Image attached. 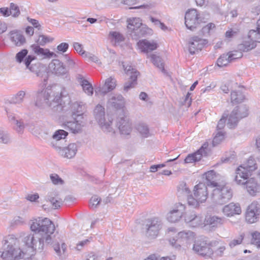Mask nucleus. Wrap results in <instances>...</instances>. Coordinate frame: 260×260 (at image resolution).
Listing matches in <instances>:
<instances>
[{
    "label": "nucleus",
    "mask_w": 260,
    "mask_h": 260,
    "mask_svg": "<svg viewBox=\"0 0 260 260\" xmlns=\"http://www.w3.org/2000/svg\"><path fill=\"white\" fill-rule=\"evenodd\" d=\"M231 60L228 54L221 55L217 60V64L219 67L226 66Z\"/></svg>",
    "instance_id": "79ce46f5"
},
{
    "label": "nucleus",
    "mask_w": 260,
    "mask_h": 260,
    "mask_svg": "<svg viewBox=\"0 0 260 260\" xmlns=\"http://www.w3.org/2000/svg\"><path fill=\"white\" fill-rule=\"evenodd\" d=\"M256 164L254 159L252 157H250L248 159L246 164L244 165V167H243L245 168L247 171L250 172L256 169Z\"/></svg>",
    "instance_id": "09e8293b"
},
{
    "label": "nucleus",
    "mask_w": 260,
    "mask_h": 260,
    "mask_svg": "<svg viewBox=\"0 0 260 260\" xmlns=\"http://www.w3.org/2000/svg\"><path fill=\"white\" fill-rule=\"evenodd\" d=\"M25 95V91H19L11 99V101L16 104H20L23 102Z\"/></svg>",
    "instance_id": "37998d69"
},
{
    "label": "nucleus",
    "mask_w": 260,
    "mask_h": 260,
    "mask_svg": "<svg viewBox=\"0 0 260 260\" xmlns=\"http://www.w3.org/2000/svg\"><path fill=\"white\" fill-rule=\"evenodd\" d=\"M59 119L64 128L74 134L81 133L86 125L83 115H61Z\"/></svg>",
    "instance_id": "7ed1b4c3"
},
{
    "label": "nucleus",
    "mask_w": 260,
    "mask_h": 260,
    "mask_svg": "<svg viewBox=\"0 0 260 260\" xmlns=\"http://www.w3.org/2000/svg\"><path fill=\"white\" fill-rule=\"evenodd\" d=\"M251 243L258 248L260 245V233L255 231L251 234Z\"/></svg>",
    "instance_id": "5fc2aeb1"
},
{
    "label": "nucleus",
    "mask_w": 260,
    "mask_h": 260,
    "mask_svg": "<svg viewBox=\"0 0 260 260\" xmlns=\"http://www.w3.org/2000/svg\"><path fill=\"white\" fill-rule=\"evenodd\" d=\"M213 190L211 198L213 203L217 205H223L228 202L233 197L231 188L225 185H218Z\"/></svg>",
    "instance_id": "20e7f679"
},
{
    "label": "nucleus",
    "mask_w": 260,
    "mask_h": 260,
    "mask_svg": "<svg viewBox=\"0 0 260 260\" xmlns=\"http://www.w3.org/2000/svg\"><path fill=\"white\" fill-rule=\"evenodd\" d=\"M244 117H239L237 115H226L225 117L226 119L227 126L229 128H234L237 126L238 123L240 119Z\"/></svg>",
    "instance_id": "cd10ccee"
},
{
    "label": "nucleus",
    "mask_w": 260,
    "mask_h": 260,
    "mask_svg": "<svg viewBox=\"0 0 260 260\" xmlns=\"http://www.w3.org/2000/svg\"><path fill=\"white\" fill-rule=\"evenodd\" d=\"M204 175L206 179V184L208 186L216 187L218 186L219 184L215 181V172L211 170L206 172Z\"/></svg>",
    "instance_id": "473e14b6"
},
{
    "label": "nucleus",
    "mask_w": 260,
    "mask_h": 260,
    "mask_svg": "<svg viewBox=\"0 0 260 260\" xmlns=\"http://www.w3.org/2000/svg\"><path fill=\"white\" fill-rule=\"evenodd\" d=\"M71 101L70 100V102L69 104H67L66 103V107L64 108L62 110H61V112H66L68 110V109H71V111L72 112V114H75V112L77 110L78 108H85V104H84L83 102H75L74 103H73L71 104Z\"/></svg>",
    "instance_id": "c85d7f7f"
},
{
    "label": "nucleus",
    "mask_w": 260,
    "mask_h": 260,
    "mask_svg": "<svg viewBox=\"0 0 260 260\" xmlns=\"http://www.w3.org/2000/svg\"><path fill=\"white\" fill-rule=\"evenodd\" d=\"M31 48L35 54L43 58H51L57 57V55L55 53L50 51L48 49L41 48L38 45H32Z\"/></svg>",
    "instance_id": "5701e85b"
},
{
    "label": "nucleus",
    "mask_w": 260,
    "mask_h": 260,
    "mask_svg": "<svg viewBox=\"0 0 260 260\" xmlns=\"http://www.w3.org/2000/svg\"><path fill=\"white\" fill-rule=\"evenodd\" d=\"M36 57L33 55H28L24 60V63L27 68L29 69L31 71L35 72L32 67L30 66L31 62L35 59Z\"/></svg>",
    "instance_id": "0e129e2a"
},
{
    "label": "nucleus",
    "mask_w": 260,
    "mask_h": 260,
    "mask_svg": "<svg viewBox=\"0 0 260 260\" xmlns=\"http://www.w3.org/2000/svg\"><path fill=\"white\" fill-rule=\"evenodd\" d=\"M116 127L121 134L128 135L132 130V123L126 115H118L116 117Z\"/></svg>",
    "instance_id": "4468645a"
},
{
    "label": "nucleus",
    "mask_w": 260,
    "mask_h": 260,
    "mask_svg": "<svg viewBox=\"0 0 260 260\" xmlns=\"http://www.w3.org/2000/svg\"><path fill=\"white\" fill-rule=\"evenodd\" d=\"M11 142L10 134L7 131L0 129V143L9 144Z\"/></svg>",
    "instance_id": "ea45409f"
},
{
    "label": "nucleus",
    "mask_w": 260,
    "mask_h": 260,
    "mask_svg": "<svg viewBox=\"0 0 260 260\" xmlns=\"http://www.w3.org/2000/svg\"><path fill=\"white\" fill-rule=\"evenodd\" d=\"M101 201V199L96 195L93 196L89 201V207L94 209L98 207Z\"/></svg>",
    "instance_id": "3c124183"
},
{
    "label": "nucleus",
    "mask_w": 260,
    "mask_h": 260,
    "mask_svg": "<svg viewBox=\"0 0 260 260\" xmlns=\"http://www.w3.org/2000/svg\"><path fill=\"white\" fill-rule=\"evenodd\" d=\"M225 133L223 131H217L212 141V145L215 147L219 144L225 138Z\"/></svg>",
    "instance_id": "4c0bfd02"
},
{
    "label": "nucleus",
    "mask_w": 260,
    "mask_h": 260,
    "mask_svg": "<svg viewBox=\"0 0 260 260\" xmlns=\"http://www.w3.org/2000/svg\"><path fill=\"white\" fill-rule=\"evenodd\" d=\"M95 94L96 95H104L108 92L111 91L109 87L104 84L102 86H99L94 88Z\"/></svg>",
    "instance_id": "a18cd8bd"
},
{
    "label": "nucleus",
    "mask_w": 260,
    "mask_h": 260,
    "mask_svg": "<svg viewBox=\"0 0 260 260\" xmlns=\"http://www.w3.org/2000/svg\"><path fill=\"white\" fill-rule=\"evenodd\" d=\"M226 119L224 116H222V118L219 120L217 125V131H222V129L225 126Z\"/></svg>",
    "instance_id": "338daca9"
},
{
    "label": "nucleus",
    "mask_w": 260,
    "mask_h": 260,
    "mask_svg": "<svg viewBox=\"0 0 260 260\" xmlns=\"http://www.w3.org/2000/svg\"><path fill=\"white\" fill-rule=\"evenodd\" d=\"M231 61L240 58L243 56L242 52L241 51H233L228 53Z\"/></svg>",
    "instance_id": "603ef678"
},
{
    "label": "nucleus",
    "mask_w": 260,
    "mask_h": 260,
    "mask_svg": "<svg viewBox=\"0 0 260 260\" xmlns=\"http://www.w3.org/2000/svg\"><path fill=\"white\" fill-rule=\"evenodd\" d=\"M69 45L67 43H61L59 44L57 47L56 52L58 53H63L66 52L69 49Z\"/></svg>",
    "instance_id": "680f3d73"
},
{
    "label": "nucleus",
    "mask_w": 260,
    "mask_h": 260,
    "mask_svg": "<svg viewBox=\"0 0 260 260\" xmlns=\"http://www.w3.org/2000/svg\"><path fill=\"white\" fill-rule=\"evenodd\" d=\"M109 35L112 38V41L114 42L115 44L120 43L123 41L124 39L123 36L119 32L111 31Z\"/></svg>",
    "instance_id": "c03bdc74"
},
{
    "label": "nucleus",
    "mask_w": 260,
    "mask_h": 260,
    "mask_svg": "<svg viewBox=\"0 0 260 260\" xmlns=\"http://www.w3.org/2000/svg\"><path fill=\"white\" fill-rule=\"evenodd\" d=\"M260 218V205L257 202H253L249 205L245 213V220L249 223L257 222Z\"/></svg>",
    "instance_id": "9b49d317"
},
{
    "label": "nucleus",
    "mask_w": 260,
    "mask_h": 260,
    "mask_svg": "<svg viewBox=\"0 0 260 260\" xmlns=\"http://www.w3.org/2000/svg\"><path fill=\"white\" fill-rule=\"evenodd\" d=\"M150 58L153 64L158 68L164 74H166V71L164 68V62L161 58L155 54L151 55Z\"/></svg>",
    "instance_id": "c9c22d12"
},
{
    "label": "nucleus",
    "mask_w": 260,
    "mask_h": 260,
    "mask_svg": "<svg viewBox=\"0 0 260 260\" xmlns=\"http://www.w3.org/2000/svg\"><path fill=\"white\" fill-rule=\"evenodd\" d=\"M185 206L181 203L176 205L175 208L168 214L167 219L171 222H176L180 220L183 215Z\"/></svg>",
    "instance_id": "dca6fc26"
},
{
    "label": "nucleus",
    "mask_w": 260,
    "mask_h": 260,
    "mask_svg": "<svg viewBox=\"0 0 260 260\" xmlns=\"http://www.w3.org/2000/svg\"><path fill=\"white\" fill-rule=\"evenodd\" d=\"M11 41L17 46L23 45L25 43V38L20 31L14 30L10 33Z\"/></svg>",
    "instance_id": "393cba45"
},
{
    "label": "nucleus",
    "mask_w": 260,
    "mask_h": 260,
    "mask_svg": "<svg viewBox=\"0 0 260 260\" xmlns=\"http://www.w3.org/2000/svg\"><path fill=\"white\" fill-rule=\"evenodd\" d=\"M68 133L63 129H58L56 131L52 136V138L54 141L51 142L55 144L57 143V145H60L59 144V141H63L64 139L68 136Z\"/></svg>",
    "instance_id": "f704fd0d"
},
{
    "label": "nucleus",
    "mask_w": 260,
    "mask_h": 260,
    "mask_svg": "<svg viewBox=\"0 0 260 260\" xmlns=\"http://www.w3.org/2000/svg\"><path fill=\"white\" fill-rule=\"evenodd\" d=\"M249 107L246 105H242L236 106L231 114H246L248 112Z\"/></svg>",
    "instance_id": "de8ad7c7"
},
{
    "label": "nucleus",
    "mask_w": 260,
    "mask_h": 260,
    "mask_svg": "<svg viewBox=\"0 0 260 260\" xmlns=\"http://www.w3.org/2000/svg\"><path fill=\"white\" fill-rule=\"evenodd\" d=\"M248 38L249 40L244 41L243 43L239 45L238 48L239 50L243 52H247L255 47V43L254 42L251 38L249 37Z\"/></svg>",
    "instance_id": "72a5a7b5"
},
{
    "label": "nucleus",
    "mask_w": 260,
    "mask_h": 260,
    "mask_svg": "<svg viewBox=\"0 0 260 260\" xmlns=\"http://www.w3.org/2000/svg\"><path fill=\"white\" fill-rule=\"evenodd\" d=\"M139 48L144 53H148L152 51L157 48V44L154 41H149L147 40L139 41L137 43Z\"/></svg>",
    "instance_id": "412c9836"
},
{
    "label": "nucleus",
    "mask_w": 260,
    "mask_h": 260,
    "mask_svg": "<svg viewBox=\"0 0 260 260\" xmlns=\"http://www.w3.org/2000/svg\"><path fill=\"white\" fill-rule=\"evenodd\" d=\"M52 93V90L48 88L38 90L36 94V106L41 107L45 103L54 112H60L67 106L66 103H70V97L64 89H62L59 92L54 93L53 99H51V94Z\"/></svg>",
    "instance_id": "f03ea898"
},
{
    "label": "nucleus",
    "mask_w": 260,
    "mask_h": 260,
    "mask_svg": "<svg viewBox=\"0 0 260 260\" xmlns=\"http://www.w3.org/2000/svg\"><path fill=\"white\" fill-rule=\"evenodd\" d=\"M49 70L56 75H63L68 73L63 63L57 59H52L48 66Z\"/></svg>",
    "instance_id": "2eb2a0df"
},
{
    "label": "nucleus",
    "mask_w": 260,
    "mask_h": 260,
    "mask_svg": "<svg viewBox=\"0 0 260 260\" xmlns=\"http://www.w3.org/2000/svg\"><path fill=\"white\" fill-rule=\"evenodd\" d=\"M207 185L203 183H200L194 186V197L190 196L187 198L188 204L190 206L197 207L200 203L205 202L208 197Z\"/></svg>",
    "instance_id": "39448f33"
},
{
    "label": "nucleus",
    "mask_w": 260,
    "mask_h": 260,
    "mask_svg": "<svg viewBox=\"0 0 260 260\" xmlns=\"http://www.w3.org/2000/svg\"><path fill=\"white\" fill-rule=\"evenodd\" d=\"M84 92L88 95H92L93 93V88L92 85L88 81H83L81 85Z\"/></svg>",
    "instance_id": "49530a36"
},
{
    "label": "nucleus",
    "mask_w": 260,
    "mask_h": 260,
    "mask_svg": "<svg viewBox=\"0 0 260 260\" xmlns=\"http://www.w3.org/2000/svg\"><path fill=\"white\" fill-rule=\"evenodd\" d=\"M204 40L198 37H192L188 43V50L190 54H193L201 50L204 46Z\"/></svg>",
    "instance_id": "a211bd4d"
},
{
    "label": "nucleus",
    "mask_w": 260,
    "mask_h": 260,
    "mask_svg": "<svg viewBox=\"0 0 260 260\" xmlns=\"http://www.w3.org/2000/svg\"><path fill=\"white\" fill-rule=\"evenodd\" d=\"M52 39H50L49 37L44 35H40L38 39L37 43L41 46L45 45L47 43L52 42Z\"/></svg>",
    "instance_id": "e2e57ef3"
},
{
    "label": "nucleus",
    "mask_w": 260,
    "mask_h": 260,
    "mask_svg": "<svg viewBox=\"0 0 260 260\" xmlns=\"http://www.w3.org/2000/svg\"><path fill=\"white\" fill-rule=\"evenodd\" d=\"M224 219L223 218L218 217L216 216H210L207 220L208 224L213 227L217 226L222 224L223 222Z\"/></svg>",
    "instance_id": "58836bf2"
},
{
    "label": "nucleus",
    "mask_w": 260,
    "mask_h": 260,
    "mask_svg": "<svg viewBox=\"0 0 260 260\" xmlns=\"http://www.w3.org/2000/svg\"><path fill=\"white\" fill-rule=\"evenodd\" d=\"M64 58L66 59V63L67 66L66 68L68 71L69 69H72L76 68L77 62L75 59L72 58L67 54L64 56Z\"/></svg>",
    "instance_id": "8fccbe9b"
},
{
    "label": "nucleus",
    "mask_w": 260,
    "mask_h": 260,
    "mask_svg": "<svg viewBox=\"0 0 260 260\" xmlns=\"http://www.w3.org/2000/svg\"><path fill=\"white\" fill-rule=\"evenodd\" d=\"M122 66L125 74L129 76L131 79V81H128L124 84V90L127 91L131 88L134 87L137 84V78L140 73L136 69L130 65L123 63Z\"/></svg>",
    "instance_id": "9d476101"
},
{
    "label": "nucleus",
    "mask_w": 260,
    "mask_h": 260,
    "mask_svg": "<svg viewBox=\"0 0 260 260\" xmlns=\"http://www.w3.org/2000/svg\"><path fill=\"white\" fill-rule=\"evenodd\" d=\"M244 237L245 234L243 233H240L238 237H236L229 242V245L230 247V248H233L236 246L241 244Z\"/></svg>",
    "instance_id": "a19ab883"
},
{
    "label": "nucleus",
    "mask_w": 260,
    "mask_h": 260,
    "mask_svg": "<svg viewBox=\"0 0 260 260\" xmlns=\"http://www.w3.org/2000/svg\"><path fill=\"white\" fill-rule=\"evenodd\" d=\"M52 145L59 155L67 158L70 159L74 157L77 151V145L76 143H71L67 147L57 145V143L55 144L52 143Z\"/></svg>",
    "instance_id": "f8f14e48"
},
{
    "label": "nucleus",
    "mask_w": 260,
    "mask_h": 260,
    "mask_svg": "<svg viewBox=\"0 0 260 260\" xmlns=\"http://www.w3.org/2000/svg\"><path fill=\"white\" fill-rule=\"evenodd\" d=\"M45 200L47 202H50L51 204L52 208L54 209H58L60 207L61 204V201L57 200L54 198L53 192L48 193L45 197Z\"/></svg>",
    "instance_id": "e433bc0d"
},
{
    "label": "nucleus",
    "mask_w": 260,
    "mask_h": 260,
    "mask_svg": "<svg viewBox=\"0 0 260 260\" xmlns=\"http://www.w3.org/2000/svg\"><path fill=\"white\" fill-rule=\"evenodd\" d=\"M50 178L55 185H62L64 183L63 180L56 174H52L50 175Z\"/></svg>",
    "instance_id": "4d7b16f0"
},
{
    "label": "nucleus",
    "mask_w": 260,
    "mask_h": 260,
    "mask_svg": "<svg viewBox=\"0 0 260 260\" xmlns=\"http://www.w3.org/2000/svg\"><path fill=\"white\" fill-rule=\"evenodd\" d=\"M222 212L225 216L231 217L241 214V209L239 204L232 202L224 206L222 208Z\"/></svg>",
    "instance_id": "6ab92c4d"
},
{
    "label": "nucleus",
    "mask_w": 260,
    "mask_h": 260,
    "mask_svg": "<svg viewBox=\"0 0 260 260\" xmlns=\"http://www.w3.org/2000/svg\"><path fill=\"white\" fill-rule=\"evenodd\" d=\"M127 28L132 37L137 39L145 34L142 20L139 18H131L127 20Z\"/></svg>",
    "instance_id": "6e6552de"
},
{
    "label": "nucleus",
    "mask_w": 260,
    "mask_h": 260,
    "mask_svg": "<svg viewBox=\"0 0 260 260\" xmlns=\"http://www.w3.org/2000/svg\"><path fill=\"white\" fill-rule=\"evenodd\" d=\"M169 242H170V244L173 247H175L176 249L180 248L181 245H184L183 242H182L180 240V239H179L178 238V236L177 237V239H175V238L171 239L169 240Z\"/></svg>",
    "instance_id": "052dcab7"
},
{
    "label": "nucleus",
    "mask_w": 260,
    "mask_h": 260,
    "mask_svg": "<svg viewBox=\"0 0 260 260\" xmlns=\"http://www.w3.org/2000/svg\"><path fill=\"white\" fill-rule=\"evenodd\" d=\"M184 218L185 222L189 224V226L192 227H196L202 223V217L197 215L193 211L186 212Z\"/></svg>",
    "instance_id": "f3484780"
},
{
    "label": "nucleus",
    "mask_w": 260,
    "mask_h": 260,
    "mask_svg": "<svg viewBox=\"0 0 260 260\" xmlns=\"http://www.w3.org/2000/svg\"><path fill=\"white\" fill-rule=\"evenodd\" d=\"M15 103L12 102V101L7 105L6 107V111L7 113H13L15 112H19V111L17 110L18 106L16 105Z\"/></svg>",
    "instance_id": "6e6d98bb"
},
{
    "label": "nucleus",
    "mask_w": 260,
    "mask_h": 260,
    "mask_svg": "<svg viewBox=\"0 0 260 260\" xmlns=\"http://www.w3.org/2000/svg\"><path fill=\"white\" fill-rule=\"evenodd\" d=\"M177 236L184 244L188 241L193 240L194 233L190 231H183L179 232Z\"/></svg>",
    "instance_id": "2f4dec72"
},
{
    "label": "nucleus",
    "mask_w": 260,
    "mask_h": 260,
    "mask_svg": "<svg viewBox=\"0 0 260 260\" xmlns=\"http://www.w3.org/2000/svg\"><path fill=\"white\" fill-rule=\"evenodd\" d=\"M10 13L14 17H18L20 15L19 7L14 3H11L10 6Z\"/></svg>",
    "instance_id": "864d4df0"
},
{
    "label": "nucleus",
    "mask_w": 260,
    "mask_h": 260,
    "mask_svg": "<svg viewBox=\"0 0 260 260\" xmlns=\"http://www.w3.org/2000/svg\"><path fill=\"white\" fill-rule=\"evenodd\" d=\"M250 172L245 168L240 166L236 171L235 180L238 184H244L248 180V177Z\"/></svg>",
    "instance_id": "aec40b11"
},
{
    "label": "nucleus",
    "mask_w": 260,
    "mask_h": 260,
    "mask_svg": "<svg viewBox=\"0 0 260 260\" xmlns=\"http://www.w3.org/2000/svg\"><path fill=\"white\" fill-rule=\"evenodd\" d=\"M199 14L197 10L190 9L186 12L185 16V24L186 27L193 30L200 24Z\"/></svg>",
    "instance_id": "ddd939ff"
},
{
    "label": "nucleus",
    "mask_w": 260,
    "mask_h": 260,
    "mask_svg": "<svg viewBox=\"0 0 260 260\" xmlns=\"http://www.w3.org/2000/svg\"><path fill=\"white\" fill-rule=\"evenodd\" d=\"M107 105L116 109H121L124 106V99L121 94L112 95L108 101Z\"/></svg>",
    "instance_id": "4be33fe9"
},
{
    "label": "nucleus",
    "mask_w": 260,
    "mask_h": 260,
    "mask_svg": "<svg viewBox=\"0 0 260 260\" xmlns=\"http://www.w3.org/2000/svg\"><path fill=\"white\" fill-rule=\"evenodd\" d=\"M105 84L108 87H109L110 90L111 91L116 86V80L114 78L110 77L106 80Z\"/></svg>",
    "instance_id": "69168bd1"
},
{
    "label": "nucleus",
    "mask_w": 260,
    "mask_h": 260,
    "mask_svg": "<svg viewBox=\"0 0 260 260\" xmlns=\"http://www.w3.org/2000/svg\"><path fill=\"white\" fill-rule=\"evenodd\" d=\"M27 53L28 51L26 49H23L18 52L16 55V61L19 63H21L26 56Z\"/></svg>",
    "instance_id": "13d9d810"
},
{
    "label": "nucleus",
    "mask_w": 260,
    "mask_h": 260,
    "mask_svg": "<svg viewBox=\"0 0 260 260\" xmlns=\"http://www.w3.org/2000/svg\"><path fill=\"white\" fill-rule=\"evenodd\" d=\"M231 103L233 105H236L244 102L245 96L240 90H235L231 93Z\"/></svg>",
    "instance_id": "bb28decb"
},
{
    "label": "nucleus",
    "mask_w": 260,
    "mask_h": 260,
    "mask_svg": "<svg viewBox=\"0 0 260 260\" xmlns=\"http://www.w3.org/2000/svg\"><path fill=\"white\" fill-rule=\"evenodd\" d=\"M243 185L246 186L247 192L251 196H255L257 193L259 192V186L253 178L248 179Z\"/></svg>",
    "instance_id": "b1692460"
},
{
    "label": "nucleus",
    "mask_w": 260,
    "mask_h": 260,
    "mask_svg": "<svg viewBox=\"0 0 260 260\" xmlns=\"http://www.w3.org/2000/svg\"><path fill=\"white\" fill-rule=\"evenodd\" d=\"M215 25L214 23H209L202 28V31L204 35H209L214 29Z\"/></svg>",
    "instance_id": "bf43d9fd"
},
{
    "label": "nucleus",
    "mask_w": 260,
    "mask_h": 260,
    "mask_svg": "<svg viewBox=\"0 0 260 260\" xmlns=\"http://www.w3.org/2000/svg\"><path fill=\"white\" fill-rule=\"evenodd\" d=\"M53 234L51 235L52 238H53V243L52 244H54L53 245V248L54 250L56 251V252L58 254H61V251H60V245L58 242H56L54 240L55 236L53 235ZM49 244H52V243H50Z\"/></svg>",
    "instance_id": "774afa93"
},
{
    "label": "nucleus",
    "mask_w": 260,
    "mask_h": 260,
    "mask_svg": "<svg viewBox=\"0 0 260 260\" xmlns=\"http://www.w3.org/2000/svg\"><path fill=\"white\" fill-rule=\"evenodd\" d=\"M9 120L17 132L21 133L24 128V123L22 119H19L17 117L14 116L13 115H10L8 117Z\"/></svg>",
    "instance_id": "a878e982"
},
{
    "label": "nucleus",
    "mask_w": 260,
    "mask_h": 260,
    "mask_svg": "<svg viewBox=\"0 0 260 260\" xmlns=\"http://www.w3.org/2000/svg\"><path fill=\"white\" fill-rule=\"evenodd\" d=\"M215 242H212L204 238L197 240L193 245V250L198 254L203 256L211 257L213 254L211 247Z\"/></svg>",
    "instance_id": "0eeeda50"
},
{
    "label": "nucleus",
    "mask_w": 260,
    "mask_h": 260,
    "mask_svg": "<svg viewBox=\"0 0 260 260\" xmlns=\"http://www.w3.org/2000/svg\"><path fill=\"white\" fill-rule=\"evenodd\" d=\"M34 234H28L24 237L23 242L31 251H42L44 246V241L46 244L53 243L51 236L55 228L53 222L48 218H39L32 220L30 226Z\"/></svg>",
    "instance_id": "f257e3e1"
},
{
    "label": "nucleus",
    "mask_w": 260,
    "mask_h": 260,
    "mask_svg": "<svg viewBox=\"0 0 260 260\" xmlns=\"http://www.w3.org/2000/svg\"><path fill=\"white\" fill-rule=\"evenodd\" d=\"M203 149H199L195 153L188 155L184 159L185 163H192L199 161L203 156Z\"/></svg>",
    "instance_id": "c756f323"
},
{
    "label": "nucleus",
    "mask_w": 260,
    "mask_h": 260,
    "mask_svg": "<svg viewBox=\"0 0 260 260\" xmlns=\"http://www.w3.org/2000/svg\"><path fill=\"white\" fill-rule=\"evenodd\" d=\"M146 237L150 239H155L162 228V223L158 218L154 217L146 219L143 225Z\"/></svg>",
    "instance_id": "423d86ee"
},
{
    "label": "nucleus",
    "mask_w": 260,
    "mask_h": 260,
    "mask_svg": "<svg viewBox=\"0 0 260 260\" xmlns=\"http://www.w3.org/2000/svg\"><path fill=\"white\" fill-rule=\"evenodd\" d=\"M136 128L142 137L147 138L150 136L149 128L146 123L139 122L136 125Z\"/></svg>",
    "instance_id": "7c9ffc66"
},
{
    "label": "nucleus",
    "mask_w": 260,
    "mask_h": 260,
    "mask_svg": "<svg viewBox=\"0 0 260 260\" xmlns=\"http://www.w3.org/2000/svg\"><path fill=\"white\" fill-rule=\"evenodd\" d=\"M117 115H95V118L97 120L101 128L106 133L115 132L112 125L113 119Z\"/></svg>",
    "instance_id": "1a4fd4ad"
}]
</instances>
